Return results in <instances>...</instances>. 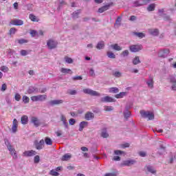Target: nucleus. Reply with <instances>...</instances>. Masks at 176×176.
I'll use <instances>...</instances> for the list:
<instances>
[{"instance_id": "1", "label": "nucleus", "mask_w": 176, "mask_h": 176, "mask_svg": "<svg viewBox=\"0 0 176 176\" xmlns=\"http://www.w3.org/2000/svg\"><path fill=\"white\" fill-rule=\"evenodd\" d=\"M140 115L142 118L144 119H148V120H153L155 119V115L153 113L150 111H141Z\"/></svg>"}, {"instance_id": "2", "label": "nucleus", "mask_w": 176, "mask_h": 176, "mask_svg": "<svg viewBox=\"0 0 176 176\" xmlns=\"http://www.w3.org/2000/svg\"><path fill=\"white\" fill-rule=\"evenodd\" d=\"M82 91L83 93H85V94H89V96H93L94 97H100V96H101L100 93L97 92L96 91L90 89L89 88L84 89Z\"/></svg>"}, {"instance_id": "3", "label": "nucleus", "mask_w": 176, "mask_h": 176, "mask_svg": "<svg viewBox=\"0 0 176 176\" xmlns=\"http://www.w3.org/2000/svg\"><path fill=\"white\" fill-rule=\"evenodd\" d=\"M57 45H58L57 41L53 39H50L47 41V46L48 49H50V50H52V49H56L57 47Z\"/></svg>"}, {"instance_id": "4", "label": "nucleus", "mask_w": 176, "mask_h": 176, "mask_svg": "<svg viewBox=\"0 0 176 176\" xmlns=\"http://www.w3.org/2000/svg\"><path fill=\"white\" fill-rule=\"evenodd\" d=\"M30 98L33 102L45 101L47 98V96L46 95H38L32 96Z\"/></svg>"}, {"instance_id": "5", "label": "nucleus", "mask_w": 176, "mask_h": 176, "mask_svg": "<svg viewBox=\"0 0 176 176\" xmlns=\"http://www.w3.org/2000/svg\"><path fill=\"white\" fill-rule=\"evenodd\" d=\"M129 50L132 53H137L138 52H140V50H142V45H133L129 46Z\"/></svg>"}, {"instance_id": "6", "label": "nucleus", "mask_w": 176, "mask_h": 176, "mask_svg": "<svg viewBox=\"0 0 176 176\" xmlns=\"http://www.w3.org/2000/svg\"><path fill=\"white\" fill-rule=\"evenodd\" d=\"M170 54V50H161L158 53L159 57H162L163 58H166L167 56Z\"/></svg>"}, {"instance_id": "7", "label": "nucleus", "mask_w": 176, "mask_h": 176, "mask_svg": "<svg viewBox=\"0 0 176 176\" xmlns=\"http://www.w3.org/2000/svg\"><path fill=\"white\" fill-rule=\"evenodd\" d=\"M45 144V140H41L40 142H38V140H36L34 142V145L36 148H37L38 151H41L43 148V145Z\"/></svg>"}, {"instance_id": "8", "label": "nucleus", "mask_w": 176, "mask_h": 176, "mask_svg": "<svg viewBox=\"0 0 176 176\" xmlns=\"http://www.w3.org/2000/svg\"><path fill=\"white\" fill-rule=\"evenodd\" d=\"M135 160H126L122 162V166H126V167H130V166H133L135 164Z\"/></svg>"}, {"instance_id": "9", "label": "nucleus", "mask_w": 176, "mask_h": 176, "mask_svg": "<svg viewBox=\"0 0 176 176\" xmlns=\"http://www.w3.org/2000/svg\"><path fill=\"white\" fill-rule=\"evenodd\" d=\"M146 168L148 171V173H151V174H153V175H156V168H155V167H153V166L151 165H147L146 166Z\"/></svg>"}, {"instance_id": "10", "label": "nucleus", "mask_w": 176, "mask_h": 176, "mask_svg": "<svg viewBox=\"0 0 176 176\" xmlns=\"http://www.w3.org/2000/svg\"><path fill=\"white\" fill-rule=\"evenodd\" d=\"M63 102H64L63 100H50L49 104L51 107H54V105H60V104H63Z\"/></svg>"}, {"instance_id": "11", "label": "nucleus", "mask_w": 176, "mask_h": 176, "mask_svg": "<svg viewBox=\"0 0 176 176\" xmlns=\"http://www.w3.org/2000/svg\"><path fill=\"white\" fill-rule=\"evenodd\" d=\"M101 102H115V99L110 96H106L100 99Z\"/></svg>"}, {"instance_id": "12", "label": "nucleus", "mask_w": 176, "mask_h": 176, "mask_svg": "<svg viewBox=\"0 0 176 176\" xmlns=\"http://www.w3.org/2000/svg\"><path fill=\"white\" fill-rule=\"evenodd\" d=\"M170 83H171L170 90L172 91H176V79L175 78H170Z\"/></svg>"}, {"instance_id": "13", "label": "nucleus", "mask_w": 176, "mask_h": 176, "mask_svg": "<svg viewBox=\"0 0 176 176\" xmlns=\"http://www.w3.org/2000/svg\"><path fill=\"white\" fill-rule=\"evenodd\" d=\"M110 47L112 50H115L116 52H120L123 50V47H120L118 43L111 45Z\"/></svg>"}, {"instance_id": "14", "label": "nucleus", "mask_w": 176, "mask_h": 176, "mask_svg": "<svg viewBox=\"0 0 176 176\" xmlns=\"http://www.w3.org/2000/svg\"><path fill=\"white\" fill-rule=\"evenodd\" d=\"M112 5V3L111 4H107L102 8L98 9L99 13H104V12H107V10H109V8H111V6Z\"/></svg>"}, {"instance_id": "15", "label": "nucleus", "mask_w": 176, "mask_h": 176, "mask_svg": "<svg viewBox=\"0 0 176 176\" xmlns=\"http://www.w3.org/2000/svg\"><path fill=\"white\" fill-rule=\"evenodd\" d=\"M27 91L28 94H32V93H39V89L35 87L30 86Z\"/></svg>"}, {"instance_id": "16", "label": "nucleus", "mask_w": 176, "mask_h": 176, "mask_svg": "<svg viewBox=\"0 0 176 176\" xmlns=\"http://www.w3.org/2000/svg\"><path fill=\"white\" fill-rule=\"evenodd\" d=\"M36 155V151L31 150V151H26L23 153V156H27L30 157L31 156H35Z\"/></svg>"}, {"instance_id": "17", "label": "nucleus", "mask_w": 176, "mask_h": 176, "mask_svg": "<svg viewBox=\"0 0 176 176\" xmlns=\"http://www.w3.org/2000/svg\"><path fill=\"white\" fill-rule=\"evenodd\" d=\"M31 122L34 124L35 127H39V126H41V122L36 117H32L31 118Z\"/></svg>"}, {"instance_id": "18", "label": "nucleus", "mask_w": 176, "mask_h": 176, "mask_svg": "<svg viewBox=\"0 0 176 176\" xmlns=\"http://www.w3.org/2000/svg\"><path fill=\"white\" fill-rule=\"evenodd\" d=\"M60 122H63L65 129H68V122H67V118L65 117V116H60Z\"/></svg>"}, {"instance_id": "19", "label": "nucleus", "mask_w": 176, "mask_h": 176, "mask_svg": "<svg viewBox=\"0 0 176 176\" xmlns=\"http://www.w3.org/2000/svg\"><path fill=\"white\" fill-rule=\"evenodd\" d=\"M85 119L86 120H91L94 119V114L92 112L88 111L85 116Z\"/></svg>"}, {"instance_id": "20", "label": "nucleus", "mask_w": 176, "mask_h": 176, "mask_svg": "<svg viewBox=\"0 0 176 176\" xmlns=\"http://www.w3.org/2000/svg\"><path fill=\"white\" fill-rule=\"evenodd\" d=\"M148 33L150 34V35H152L153 36H159V30L149 29Z\"/></svg>"}, {"instance_id": "21", "label": "nucleus", "mask_w": 176, "mask_h": 176, "mask_svg": "<svg viewBox=\"0 0 176 176\" xmlns=\"http://www.w3.org/2000/svg\"><path fill=\"white\" fill-rule=\"evenodd\" d=\"M11 24L12 25H23V24H24V21L21 19H15L11 21Z\"/></svg>"}, {"instance_id": "22", "label": "nucleus", "mask_w": 176, "mask_h": 176, "mask_svg": "<svg viewBox=\"0 0 176 176\" xmlns=\"http://www.w3.org/2000/svg\"><path fill=\"white\" fill-rule=\"evenodd\" d=\"M89 124V122L86 121H82L79 124V131H83V129L87 127V126Z\"/></svg>"}, {"instance_id": "23", "label": "nucleus", "mask_w": 176, "mask_h": 176, "mask_svg": "<svg viewBox=\"0 0 176 176\" xmlns=\"http://www.w3.org/2000/svg\"><path fill=\"white\" fill-rule=\"evenodd\" d=\"M4 141H5V144L6 145V146L10 152L14 150V148H13V146H12V144H10V142H9V140L8 139L4 140Z\"/></svg>"}, {"instance_id": "24", "label": "nucleus", "mask_w": 176, "mask_h": 176, "mask_svg": "<svg viewBox=\"0 0 176 176\" xmlns=\"http://www.w3.org/2000/svg\"><path fill=\"white\" fill-rule=\"evenodd\" d=\"M71 157H72V155L71 154L66 153L63 155L61 160L62 162H68V160H70Z\"/></svg>"}, {"instance_id": "25", "label": "nucleus", "mask_w": 176, "mask_h": 176, "mask_svg": "<svg viewBox=\"0 0 176 176\" xmlns=\"http://www.w3.org/2000/svg\"><path fill=\"white\" fill-rule=\"evenodd\" d=\"M104 47H105V43H104V41H99L96 45V49L101 50V49H104Z\"/></svg>"}, {"instance_id": "26", "label": "nucleus", "mask_w": 176, "mask_h": 176, "mask_svg": "<svg viewBox=\"0 0 176 176\" xmlns=\"http://www.w3.org/2000/svg\"><path fill=\"white\" fill-rule=\"evenodd\" d=\"M12 133H16L17 131V120L14 119L13 120V125L12 127Z\"/></svg>"}, {"instance_id": "27", "label": "nucleus", "mask_w": 176, "mask_h": 176, "mask_svg": "<svg viewBox=\"0 0 176 176\" xmlns=\"http://www.w3.org/2000/svg\"><path fill=\"white\" fill-rule=\"evenodd\" d=\"M132 63L133 65H138V64H141V60H140V56H135L133 60Z\"/></svg>"}, {"instance_id": "28", "label": "nucleus", "mask_w": 176, "mask_h": 176, "mask_svg": "<svg viewBox=\"0 0 176 176\" xmlns=\"http://www.w3.org/2000/svg\"><path fill=\"white\" fill-rule=\"evenodd\" d=\"M29 19L31 20V21H34L36 23H38L39 21V19L32 14H30L29 15Z\"/></svg>"}, {"instance_id": "29", "label": "nucleus", "mask_w": 176, "mask_h": 176, "mask_svg": "<svg viewBox=\"0 0 176 176\" xmlns=\"http://www.w3.org/2000/svg\"><path fill=\"white\" fill-rule=\"evenodd\" d=\"M101 137H102V138H108L109 137V135L108 134V132H107V129L106 128H104L102 130Z\"/></svg>"}, {"instance_id": "30", "label": "nucleus", "mask_w": 176, "mask_h": 176, "mask_svg": "<svg viewBox=\"0 0 176 176\" xmlns=\"http://www.w3.org/2000/svg\"><path fill=\"white\" fill-rule=\"evenodd\" d=\"M60 72L62 74H70V75H72V70L71 69H67V68H61Z\"/></svg>"}, {"instance_id": "31", "label": "nucleus", "mask_w": 176, "mask_h": 176, "mask_svg": "<svg viewBox=\"0 0 176 176\" xmlns=\"http://www.w3.org/2000/svg\"><path fill=\"white\" fill-rule=\"evenodd\" d=\"M22 124H27L28 123V116H23L21 118Z\"/></svg>"}, {"instance_id": "32", "label": "nucleus", "mask_w": 176, "mask_h": 176, "mask_svg": "<svg viewBox=\"0 0 176 176\" xmlns=\"http://www.w3.org/2000/svg\"><path fill=\"white\" fill-rule=\"evenodd\" d=\"M146 83H147L148 87H151V88L153 87V78L150 76L148 78V80H147Z\"/></svg>"}, {"instance_id": "33", "label": "nucleus", "mask_w": 176, "mask_h": 176, "mask_svg": "<svg viewBox=\"0 0 176 176\" xmlns=\"http://www.w3.org/2000/svg\"><path fill=\"white\" fill-rule=\"evenodd\" d=\"M133 35H135V36H138V38H140L141 39H142V38H145V34L142 32H133Z\"/></svg>"}, {"instance_id": "34", "label": "nucleus", "mask_w": 176, "mask_h": 176, "mask_svg": "<svg viewBox=\"0 0 176 176\" xmlns=\"http://www.w3.org/2000/svg\"><path fill=\"white\" fill-rule=\"evenodd\" d=\"M80 12H81L80 10H77L76 11L73 12L72 17L74 19H78V17H79V14H80Z\"/></svg>"}, {"instance_id": "35", "label": "nucleus", "mask_w": 176, "mask_h": 176, "mask_svg": "<svg viewBox=\"0 0 176 176\" xmlns=\"http://www.w3.org/2000/svg\"><path fill=\"white\" fill-rule=\"evenodd\" d=\"M155 8H156V6L155 5V3H152L148 6L147 10H148V12H153V10H155Z\"/></svg>"}, {"instance_id": "36", "label": "nucleus", "mask_w": 176, "mask_h": 176, "mask_svg": "<svg viewBox=\"0 0 176 176\" xmlns=\"http://www.w3.org/2000/svg\"><path fill=\"white\" fill-rule=\"evenodd\" d=\"M109 93H119V89L118 87H111L109 89Z\"/></svg>"}, {"instance_id": "37", "label": "nucleus", "mask_w": 176, "mask_h": 176, "mask_svg": "<svg viewBox=\"0 0 176 176\" xmlns=\"http://www.w3.org/2000/svg\"><path fill=\"white\" fill-rule=\"evenodd\" d=\"M107 57H109V58H116V55L112 52H107Z\"/></svg>"}, {"instance_id": "38", "label": "nucleus", "mask_w": 176, "mask_h": 176, "mask_svg": "<svg viewBox=\"0 0 176 176\" xmlns=\"http://www.w3.org/2000/svg\"><path fill=\"white\" fill-rule=\"evenodd\" d=\"M104 110L106 111V112H111L113 111V107L112 106H104Z\"/></svg>"}, {"instance_id": "39", "label": "nucleus", "mask_w": 176, "mask_h": 176, "mask_svg": "<svg viewBox=\"0 0 176 176\" xmlns=\"http://www.w3.org/2000/svg\"><path fill=\"white\" fill-rule=\"evenodd\" d=\"M65 61L67 63V64H72V63H74V60L68 56H65Z\"/></svg>"}, {"instance_id": "40", "label": "nucleus", "mask_w": 176, "mask_h": 176, "mask_svg": "<svg viewBox=\"0 0 176 176\" xmlns=\"http://www.w3.org/2000/svg\"><path fill=\"white\" fill-rule=\"evenodd\" d=\"M131 115V113L129 110H126L124 111V117L125 119H127L128 118H130V116Z\"/></svg>"}, {"instance_id": "41", "label": "nucleus", "mask_w": 176, "mask_h": 176, "mask_svg": "<svg viewBox=\"0 0 176 176\" xmlns=\"http://www.w3.org/2000/svg\"><path fill=\"white\" fill-rule=\"evenodd\" d=\"M126 96V92H120L116 95V98H123Z\"/></svg>"}, {"instance_id": "42", "label": "nucleus", "mask_w": 176, "mask_h": 176, "mask_svg": "<svg viewBox=\"0 0 176 176\" xmlns=\"http://www.w3.org/2000/svg\"><path fill=\"white\" fill-rule=\"evenodd\" d=\"M45 142L47 145H52L53 144V141L50 138H45Z\"/></svg>"}, {"instance_id": "43", "label": "nucleus", "mask_w": 176, "mask_h": 176, "mask_svg": "<svg viewBox=\"0 0 176 176\" xmlns=\"http://www.w3.org/2000/svg\"><path fill=\"white\" fill-rule=\"evenodd\" d=\"M113 76H115V78H120L122 73L120 72H113Z\"/></svg>"}, {"instance_id": "44", "label": "nucleus", "mask_w": 176, "mask_h": 176, "mask_svg": "<svg viewBox=\"0 0 176 176\" xmlns=\"http://www.w3.org/2000/svg\"><path fill=\"white\" fill-rule=\"evenodd\" d=\"M50 175H53V176H59L60 173H58L57 172V170H51L50 172Z\"/></svg>"}, {"instance_id": "45", "label": "nucleus", "mask_w": 176, "mask_h": 176, "mask_svg": "<svg viewBox=\"0 0 176 176\" xmlns=\"http://www.w3.org/2000/svg\"><path fill=\"white\" fill-rule=\"evenodd\" d=\"M130 54L129 50H124L121 53L122 57H127Z\"/></svg>"}, {"instance_id": "46", "label": "nucleus", "mask_w": 176, "mask_h": 176, "mask_svg": "<svg viewBox=\"0 0 176 176\" xmlns=\"http://www.w3.org/2000/svg\"><path fill=\"white\" fill-rule=\"evenodd\" d=\"M16 41H17L18 43H19V45H23V43H28V41L25 40L24 38L18 39Z\"/></svg>"}, {"instance_id": "47", "label": "nucleus", "mask_w": 176, "mask_h": 176, "mask_svg": "<svg viewBox=\"0 0 176 176\" xmlns=\"http://www.w3.org/2000/svg\"><path fill=\"white\" fill-rule=\"evenodd\" d=\"M23 101L25 104H28V102H30V98H28L27 96H23Z\"/></svg>"}, {"instance_id": "48", "label": "nucleus", "mask_w": 176, "mask_h": 176, "mask_svg": "<svg viewBox=\"0 0 176 176\" xmlns=\"http://www.w3.org/2000/svg\"><path fill=\"white\" fill-rule=\"evenodd\" d=\"M67 93L70 94V96H76L78 92L76 91V90L69 89Z\"/></svg>"}, {"instance_id": "49", "label": "nucleus", "mask_w": 176, "mask_h": 176, "mask_svg": "<svg viewBox=\"0 0 176 176\" xmlns=\"http://www.w3.org/2000/svg\"><path fill=\"white\" fill-rule=\"evenodd\" d=\"M21 56H25L28 54V51L25 50H21L20 52Z\"/></svg>"}, {"instance_id": "50", "label": "nucleus", "mask_w": 176, "mask_h": 176, "mask_svg": "<svg viewBox=\"0 0 176 176\" xmlns=\"http://www.w3.org/2000/svg\"><path fill=\"white\" fill-rule=\"evenodd\" d=\"M16 31H17L16 28H12L9 31L10 35H14L16 34Z\"/></svg>"}, {"instance_id": "51", "label": "nucleus", "mask_w": 176, "mask_h": 176, "mask_svg": "<svg viewBox=\"0 0 176 176\" xmlns=\"http://www.w3.org/2000/svg\"><path fill=\"white\" fill-rule=\"evenodd\" d=\"M73 80H82L83 78L81 76H76L72 77Z\"/></svg>"}, {"instance_id": "52", "label": "nucleus", "mask_w": 176, "mask_h": 176, "mask_svg": "<svg viewBox=\"0 0 176 176\" xmlns=\"http://www.w3.org/2000/svg\"><path fill=\"white\" fill-rule=\"evenodd\" d=\"M30 35H32V37L36 36V35H38V32L36 30H31Z\"/></svg>"}, {"instance_id": "53", "label": "nucleus", "mask_w": 176, "mask_h": 176, "mask_svg": "<svg viewBox=\"0 0 176 176\" xmlns=\"http://www.w3.org/2000/svg\"><path fill=\"white\" fill-rule=\"evenodd\" d=\"M1 71H2L3 72H8L9 71V68H8V67L6 66H2L1 67Z\"/></svg>"}, {"instance_id": "54", "label": "nucleus", "mask_w": 176, "mask_h": 176, "mask_svg": "<svg viewBox=\"0 0 176 176\" xmlns=\"http://www.w3.org/2000/svg\"><path fill=\"white\" fill-rule=\"evenodd\" d=\"M69 123L71 126H74V124H75V123H76V120H75V119L74 118H71L69 120Z\"/></svg>"}, {"instance_id": "55", "label": "nucleus", "mask_w": 176, "mask_h": 176, "mask_svg": "<svg viewBox=\"0 0 176 176\" xmlns=\"http://www.w3.org/2000/svg\"><path fill=\"white\" fill-rule=\"evenodd\" d=\"M129 146H130V144L129 143L121 144V148H122L123 149H124L125 148H129Z\"/></svg>"}, {"instance_id": "56", "label": "nucleus", "mask_w": 176, "mask_h": 176, "mask_svg": "<svg viewBox=\"0 0 176 176\" xmlns=\"http://www.w3.org/2000/svg\"><path fill=\"white\" fill-rule=\"evenodd\" d=\"M40 160H41V158L39 157V155H36L34 157V163L38 164Z\"/></svg>"}, {"instance_id": "57", "label": "nucleus", "mask_w": 176, "mask_h": 176, "mask_svg": "<svg viewBox=\"0 0 176 176\" xmlns=\"http://www.w3.org/2000/svg\"><path fill=\"white\" fill-rule=\"evenodd\" d=\"M14 98H15L16 101H20V100L21 98V96H20L19 94H16Z\"/></svg>"}, {"instance_id": "58", "label": "nucleus", "mask_w": 176, "mask_h": 176, "mask_svg": "<svg viewBox=\"0 0 176 176\" xmlns=\"http://www.w3.org/2000/svg\"><path fill=\"white\" fill-rule=\"evenodd\" d=\"M122 153H124V152L120 150H117L114 151V154L117 155H122Z\"/></svg>"}, {"instance_id": "59", "label": "nucleus", "mask_w": 176, "mask_h": 176, "mask_svg": "<svg viewBox=\"0 0 176 176\" xmlns=\"http://www.w3.org/2000/svg\"><path fill=\"white\" fill-rule=\"evenodd\" d=\"M122 23V17L118 16L116 21V24L120 25Z\"/></svg>"}, {"instance_id": "60", "label": "nucleus", "mask_w": 176, "mask_h": 176, "mask_svg": "<svg viewBox=\"0 0 176 176\" xmlns=\"http://www.w3.org/2000/svg\"><path fill=\"white\" fill-rule=\"evenodd\" d=\"M38 91H40V93H46V91H47V89L46 87H43L41 88L40 90H38Z\"/></svg>"}, {"instance_id": "61", "label": "nucleus", "mask_w": 176, "mask_h": 176, "mask_svg": "<svg viewBox=\"0 0 176 176\" xmlns=\"http://www.w3.org/2000/svg\"><path fill=\"white\" fill-rule=\"evenodd\" d=\"M89 75L91 76H96V74L94 73V69H89Z\"/></svg>"}, {"instance_id": "62", "label": "nucleus", "mask_w": 176, "mask_h": 176, "mask_svg": "<svg viewBox=\"0 0 176 176\" xmlns=\"http://www.w3.org/2000/svg\"><path fill=\"white\" fill-rule=\"evenodd\" d=\"M139 155L141 156V157H145V156H146V153L144 151H140Z\"/></svg>"}, {"instance_id": "63", "label": "nucleus", "mask_w": 176, "mask_h": 176, "mask_svg": "<svg viewBox=\"0 0 176 176\" xmlns=\"http://www.w3.org/2000/svg\"><path fill=\"white\" fill-rule=\"evenodd\" d=\"M163 17H164V19L166 20V21L170 20V16H168L166 14H164Z\"/></svg>"}, {"instance_id": "64", "label": "nucleus", "mask_w": 176, "mask_h": 176, "mask_svg": "<svg viewBox=\"0 0 176 176\" xmlns=\"http://www.w3.org/2000/svg\"><path fill=\"white\" fill-rule=\"evenodd\" d=\"M104 176H116V174L115 173H106Z\"/></svg>"}]
</instances>
